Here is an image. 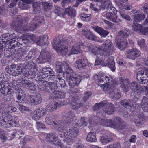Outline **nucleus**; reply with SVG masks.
Listing matches in <instances>:
<instances>
[{
  "label": "nucleus",
  "instance_id": "nucleus-1",
  "mask_svg": "<svg viewBox=\"0 0 148 148\" xmlns=\"http://www.w3.org/2000/svg\"><path fill=\"white\" fill-rule=\"evenodd\" d=\"M72 43V38L69 37L67 39H60L58 38H55L52 43L54 49L57 52L62 56H65L68 52L69 43Z\"/></svg>",
  "mask_w": 148,
  "mask_h": 148
},
{
  "label": "nucleus",
  "instance_id": "nucleus-2",
  "mask_svg": "<svg viewBox=\"0 0 148 148\" xmlns=\"http://www.w3.org/2000/svg\"><path fill=\"white\" fill-rule=\"evenodd\" d=\"M94 78L97 81L99 86L102 87L106 93H110L113 91L114 86L109 84L110 81L112 82L111 77L106 76V75L98 74L95 75Z\"/></svg>",
  "mask_w": 148,
  "mask_h": 148
},
{
  "label": "nucleus",
  "instance_id": "nucleus-3",
  "mask_svg": "<svg viewBox=\"0 0 148 148\" xmlns=\"http://www.w3.org/2000/svg\"><path fill=\"white\" fill-rule=\"evenodd\" d=\"M65 69L64 73V77L69 82V85L71 88H73L78 85L81 80V76L79 75H72L73 71L71 68L68 64H66L64 66Z\"/></svg>",
  "mask_w": 148,
  "mask_h": 148
},
{
  "label": "nucleus",
  "instance_id": "nucleus-4",
  "mask_svg": "<svg viewBox=\"0 0 148 148\" xmlns=\"http://www.w3.org/2000/svg\"><path fill=\"white\" fill-rule=\"evenodd\" d=\"M111 44L110 41L107 40L105 44H102L101 47L98 48L97 50L91 47H89V50L95 55H96L99 51H101L99 52L100 55L108 56L112 54L114 51V47L112 46Z\"/></svg>",
  "mask_w": 148,
  "mask_h": 148
},
{
  "label": "nucleus",
  "instance_id": "nucleus-5",
  "mask_svg": "<svg viewBox=\"0 0 148 148\" xmlns=\"http://www.w3.org/2000/svg\"><path fill=\"white\" fill-rule=\"evenodd\" d=\"M32 26L25 28V26H23L22 28H21L20 25H18L15 28L20 32L23 33L26 31L29 30L33 31L35 30L37 26L40 25L44 24V20L42 16H35L33 20L31 22ZM19 24H18L19 25Z\"/></svg>",
  "mask_w": 148,
  "mask_h": 148
},
{
  "label": "nucleus",
  "instance_id": "nucleus-6",
  "mask_svg": "<svg viewBox=\"0 0 148 148\" xmlns=\"http://www.w3.org/2000/svg\"><path fill=\"white\" fill-rule=\"evenodd\" d=\"M79 130L76 127H71L69 130V133L66 132L64 135L62 136H66L65 141L69 145L71 144L73 141L74 140L77 136L78 134Z\"/></svg>",
  "mask_w": 148,
  "mask_h": 148
},
{
  "label": "nucleus",
  "instance_id": "nucleus-7",
  "mask_svg": "<svg viewBox=\"0 0 148 148\" xmlns=\"http://www.w3.org/2000/svg\"><path fill=\"white\" fill-rule=\"evenodd\" d=\"M69 123L67 122L66 121H63L60 122L57 124L56 123V125H55L54 127L56 128L59 134V136L62 138H65L66 136H62L61 135H64L66 132L67 131L64 130V129L68 126Z\"/></svg>",
  "mask_w": 148,
  "mask_h": 148
},
{
  "label": "nucleus",
  "instance_id": "nucleus-8",
  "mask_svg": "<svg viewBox=\"0 0 148 148\" xmlns=\"http://www.w3.org/2000/svg\"><path fill=\"white\" fill-rule=\"evenodd\" d=\"M21 17L20 16H19L18 18L16 19V21H14L11 23V25L13 27V28L15 29V30L17 32L20 33H22L21 32H20L19 31L16 30L15 28L18 25V24L19 25H20V27H21V28H22L23 26H25V28L28 27H29L32 26V25H31V23L29 24V25H28V26H27V24H25V23H27L28 21V18L27 17H25L22 20V22H21V20L20 19H18V18L20 19Z\"/></svg>",
  "mask_w": 148,
  "mask_h": 148
},
{
  "label": "nucleus",
  "instance_id": "nucleus-9",
  "mask_svg": "<svg viewBox=\"0 0 148 148\" xmlns=\"http://www.w3.org/2000/svg\"><path fill=\"white\" fill-rule=\"evenodd\" d=\"M83 104L81 102L80 98L79 97L75 96L72 97L70 104V107L72 109L76 110L79 109Z\"/></svg>",
  "mask_w": 148,
  "mask_h": 148
},
{
  "label": "nucleus",
  "instance_id": "nucleus-10",
  "mask_svg": "<svg viewBox=\"0 0 148 148\" xmlns=\"http://www.w3.org/2000/svg\"><path fill=\"white\" fill-rule=\"evenodd\" d=\"M51 56L47 50L42 49L39 57L37 59L39 63H43L49 61Z\"/></svg>",
  "mask_w": 148,
  "mask_h": 148
},
{
  "label": "nucleus",
  "instance_id": "nucleus-11",
  "mask_svg": "<svg viewBox=\"0 0 148 148\" xmlns=\"http://www.w3.org/2000/svg\"><path fill=\"white\" fill-rule=\"evenodd\" d=\"M140 54V51L136 49H132L127 51L126 57L130 59L134 60L139 57Z\"/></svg>",
  "mask_w": 148,
  "mask_h": 148
},
{
  "label": "nucleus",
  "instance_id": "nucleus-12",
  "mask_svg": "<svg viewBox=\"0 0 148 148\" xmlns=\"http://www.w3.org/2000/svg\"><path fill=\"white\" fill-rule=\"evenodd\" d=\"M120 84L125 92H128L130 89L131 82L127 79L123 78V77L119 78Z\"/></svg>",
  "mask_w": 148,
  "mask_h": 148
},
{
  "label": "nucleus",
  "instance_id": "nucleus-13",
  "mask_svg": "<svg viewBox=\"0 0 148 148\" xmlns=\"http://www.w3.org/2000/svg\"><path fill=\"white\" fill-rule=\"evenodd\" d=\"M10 87L8 83L0 82V91L3 94H10L12 91V89L10 88Z\"/></svg>",
  "mask_w": 148,
  "mask_h": 148
},
{
  "label": "nucleus",
  "instance_id": "nucleus-14",
  "mask_svg": "<svg viewBox=\"0 0 148 148\" xmlns=\"http://www.w3.org/2000/svg\"><path fill=\"white\" fill-rule=\"evenodd\" d=\"M130 88L132 91L137 93H141L143 92V86H141L136 82H131Z\"/></svg>",
  "mask_w": 148,
  "mask_h": 148
},
{
  "label": "nucleus",
  "instance_id": "nucleus-15",
  "mask_svg": "<svg viewBox=\"0 0 148 148\" xmlns=\"http://www.w3.org/2000/svg\"><path fill=\"white\" fill-rule=\"evenodd\" d=\"M82 44L80 42L75 43L72 46L70 52H69L68 55L70 56L71 54H77L80 53L81 50L80 49V46L82 45Z\"/></svg>",
  "mask_w": 148,
  "mask_h": 148
},
{
  "label": "nucleus",
  "instance_id": "nucleus-16",
  "mask_svg": "<svg viewBox=\"0 0 148 148\" xmlns=\"http://www.w3.org/2000/svg\"><path fill=\"white\" fill-rule=\"evenodd\" d=\"M41 100L40 96L39 94L30 96L28 98L29 102L34 105L39 104L41 102Z\"/></svg>",
  "mask_w": 148,
  "mask_h": 148
},
{
  "label": "nucleus",
  "instance_id": "nucleus-17",
  "mask_svg": "<svg viewBox=\"0 0 148 148\" xmlns=\"http://www.w3.org/2000/svg\"><path fill=\"white\" fill-rule=\"evenodd\" d=\"M88 64V60L86 58L79 59L75 62V66L79 69L84 68Z\"/></svg>",
  "mask_w": 148,
  "mask_h": 148
},
{
  "label": "nucleus",
  "instance_id": "nucleus-18",
  "mask_svg": "<svg viewBox=\"0 0 148 148\" xmlns=\"http://www.w3.org/2000/svg\"><path fill=\"white\" fill-rule=\"evenodd\" d=\"M114 120L117 122V125L116 123L114 129L116 130H122L126 127V124L125 122L119 117H116L114 118Z\"/></svg>",
  "mask_w": 148,
  "mask_h": 148
},
{
  "label": "nucleus",
  "instance_id": "nucleus-19",
  "mask_svg": "<svg viewBox=\"0 0 148 148\" xmlns=\"http://www.w3.org/2000/svg\"><path fill=\"white\" fill-rule=\"evenodd\" d=\"M24 68L26 69H28L32 70L30 71H33L32 74H35L36 72L38 71V68L35 63L32 61H30L27 62L24 66Z\"/></svg>",
  "mask_w": 148,
  "mask_h": 148
},
{
  "label": "nucleus",
  "instance_id": "nucleus-20",
  "mask_svg": "<svg viewBox=\"0 0 148 148\" xmlns=\"http://www.w3.org/2000/svg\"><path fill=\"white\" fill-rule=\"evenodd\" d=\"M121 104L126 108L134 107V103L132 100L125 99L121 100L120 102Z\"/></svg>",
  "mask_w": 148,
  "mask_h": 148
},
{
  "label": "nucleus",
  "instance_id": "nucleus-21",
  "mask_svg": "<svg viewBox=\"0 0 148 148\" xmlns=\"http://www.w3.org/2000/svg\"><path fill=\"white\" fill-rule=\"evenodd\" d=\"M101 123L103 126L115 128L116 123L115 121L112 119H103L101 120Z\"/></svg>",
  "mask_w": 148,
  "mask_h": 148
},
{
  "label": "nucleus",
  "instance_id": "nucleus-22",
  "mask_svg": "<svg viewBox=\"0 0 148 148\" xmlns=\"http://www.w3.org/2000/svg\"><path fill=\"white\" fill-rule=\"evenodd\" d=\"M60 105L57 102H52L49 103L47 106L46 110L48 112H52L57 109Z\"/></svg>",
  "mask_w": 148,
  "mask_h": 148
},
{
  "label": "nucleus",
  "instance_id": "nucleus-23",
  "mask_svg": "<svg viewBox=\"0 0 148 148\" xmlns=\"http://www.w3.org/2000/svg\"><path fill=\"white\" fill-rule=\"evenodd\" d=\"M55 116L53 115H47L45 119V123L49 125H56V123L55 121Z\"/></svg>",
  "mask_w": 148,
  "mask_h": 148
},
{
  "label": "nucleus",
  "instance_id": "nucleus-24",
  "mask_svg": "<svg viewBox=\"0 0 148 148\" xmlns=\"http://www.w3.org/2000/svg\"><path fill=\"white\" fill-rule=\"evenodd\" d=\"M117 47L121 50L125 49L128 45L127 40H118L116 43Z\"/></svg>",
  "mask_w": 148,
  "mask_h": 148
},
{
  "label": "nucleus",
  "instance_id": "nucleus-25",
  "mask_svg": "<svg viewBox=\"0 0 148 148\" xmlns=\"http://www.w3.org/2000/svg\"><path fill=\"white\" fill-rule=\"evenodd\" d=\"M93 29L96 32L98 33L102 37H106L108 34V31L103 29L102 28L98 26L93 27Z\"/></svg>",
  "mask_w": 148,
  "mask_h": 148
},
{
  "label": "nucleus",
  "instance_id": "nucleus-26",
  "mask_svg": "<svg viewBox=\"0 0 148 148\" xmlns=\"http://www.w3.org/2000/svg\"><path fill=\"white\" fill-rule=\"evenodd\" d=\"M107 63H106L107 64V65L109 66L112 71H114L115 70V67L114 58L112 56L109 57L107 60Z\"/></svg>",
  "mask_w": 148,
  "mask_h": 148
},
{
  "label": "nucleus",
  "instance_id": "nucleus-27",
  "mask_svg": "<svg viewBox=\"0 0 148 148\" xmlns=\"http://www.w3.org/2000/svg\"><path fill=\"white\" fill-rule=\"evenodd\" d=\"M106 18L110 21L113 22H116L118 24H119L118 21H116L117 16L114 13L110 12L107 13L106 14Z\"/></svg>",
  "mask_w": 148,
  "mask_h": 148
},
{
  "label": "nucleus",
  "instance_id": "nucleus-28",
  "mask_svg": "<svg viewBox=\"0 0 148 148\" xmlns=\"http://www.w3.org/2000/svg\"><path fill=\"white\" fill-rule=\"evenodd\" d=\"M40 71L41 72V73H42V74H43L45 75L49 73V75L52 76H54L56 75L55 73L50 67H44Z\"/></svg>",
  "mask_w": 148,
  "mask_h": 148
},
{
  "label": "nucleus",
  "instance_id": "nucleus-29",
  "mask_svg": "<svg viewBox=\"0 0 148 148\" xmlns=\"http://www.w3.org/2000/svg\"><path fill=\"white\" fill-rule=\"evenodd\" d=\"M114 105L112 103L110 104L108 106L103 110V112L107 114L111 115L113 114L114 112Z\"/></svg>",
  "mask_w": 148,
  "mask_h": 148
},
{
  "label": "nucleus",
  "instance_id": "nucleus-30",
  "mask_svg": "<svg viewBox=\"0 0 148 148\" xmlns=\"http://www.w3.org/2000/svg\"><path fill=\"white\" fill-rule=\"evenodd\" d=\"M16 93L17 95V99L18 101V103H22V101L21 99L22 100V98L24 97L25 95V92L23 91L21 88H18L16 90Z\"/></svg>",
  "mask_w": 148,
  "mask_h": 148
},
{
  "label": "nucleus",
  "instance_id": "nucleus-31",
  "mask_svg": "<svg viewBox=\"0 0 148 148\" xmlns=\"http://www.w3.org/2000/svg\"><path fill=\"white\" fill-rule=\"evenodd\" d=\"M82 32L83 33V35L88 39L93 40H95V36L89 30H83Z\"/></svg>",
  "mask_w": 148,
  "mask_h": 148
},
{
  "label": "nucleus",
  "instance_id": "nucleus-32",
  "mask_svg": "<svg viewBox=\"0 0 148 148\" xmlns=\"http://www.w3.org/2000/svg\"><path fill=\"white\" fill-rule=\"evenodd\" d=\"M9 36L8 34L3 35L2 37L0 38V43L4 44L9 46L10 41V40L11 39Z\"/></svg>",
  "mask_w": 148,
  "mask_h": 148
},
{
  "label": "nucleus",
  "instance_id": "nucleus-33",
  "mask_svg": "<svg viewBox=\"0 0 148 148\" xmlns=\"http://www.w3.org/2000/svg\"><path fill=\"white\" fill-rule=\"evenodd\" d=\"M137 116L138 119L134 121L135 125L137 126H139L142 124V121H143L145 119L143 116V113L142 112H140L137 114Z\"/></svg>",
  "mask_w": 148,
  "mask_h": 148
},
{
  "label": "nucleus",
  "instance_id": "nucleus-34",
  "mask_svg": "<svg viewBox=\"0 0 148 148\" xmlns=\"http://www.w3.org/2000/svg\"><path fill=\"white\" fill-rule=\"evenodd\" d=\"M48 37L47 36H41L37 41V44L39 46H43L48 43Z\"/></svg>",
  "mask_w": 148,
  "mask_h": 148
},
{
  "label": "nucleus",
  "instance_id": "nucleus-35",
  "mask_svg": "<svg viewBox=\"0 0 148 148\" xmlns=\"http://www.w3.org/2000/svg\"><path fill=\"white\" fill-rule=\"evenodd\" d=\"M112 140V136L108 134H105L102 136L101 141L103 144L108 143Z\"/></svg>",
  "mask_w": 148,
  "mask_h": 148
},
{
  "label": "nucleus",
  "instance_id": "nucleus-36",
  "mask_svg": "<svg viewBox=\"0 0 148 148\" xmlns=\"http://www.w3.org/2000/svg\"><path fill=\"white\" fill-rule=\"evenodd\" d=\"M141 103L143 110L145 112H148V98L145 96H144Z\"/></svg>",
  "mask_w": 148,
  "mask_h": 148
},
{
  "label": "nucleus",
  "instance_id": "nucleus-37",
  "mask_svg": "<svg viewBox=\"0 0 148 148\" xmlns=\"http://www.w3.org/2000/svg\"><path fill=\"white\" fill-rule=\"evenodd\" d=\"M96 135V133L95 132H89L86 137V140L90 142H96L97 140Z\"/></svg>",
  "mask_w": 148,
  "mask_h": 148
},
{
  "label": "nucleus",
  "instance_id": "nucleus-38",
  "mask_svg": "<svg viewBox=\"0 0 148 148\" xmlns=\"http://www.w3.org/2000/svg\"><path fill=\"white\" fill-rule=\"evenodd\" d=\"M108 103L107 100H105L99 103L95 104L94 106L93 110L95 111L101 109L103 107L107 105Z\"/></svg>",
  "mask_w": 148,
  "mask_h": 148
},
{
  "label": "nucleus",
  "instance_id": "nucleus-39",
  "mask_svg": "<svg viewBox=\"0 0 148 148\" xmlns=\"http://www.w3.org/2000/svg\"><path fill=\"white\" fill-rule=\"evenodd\" d=\"M105 2L103 5L104 8H106L109 10H111L112 11H114L116 10L115 8L112 6L111 1L109 0H103Z\"/></svg>",
  "mask_w": 148,
  "mask_h": 148
},
{
  "label": "nucleus",
  "instance_id": "nucleus-40",
  "mask_svg": "<svg viewBox=\"0 0 148 148\" xmlns=\"http://www.w3.org/2000/svg\"><path fill=\"white\" fill-rule=\"evenodd\" d=\"M44 111L42 109L37 110L36 113L33 117V119L35 120H38L39 118L44 114Z\"/></svg>",
  "mask_w": 148,
  "mask_h": 148
},
{
  "label": "nucleus",
  "instance_id": "nucleus-41",
  "mask_svg": "<svg viewBox=\"0 0 148 148\" xmlns=\"http://www.w3.org/2000/svg\"><path fill=\"white\" fill-rule=\"evenodd\" d=\"M32 4H33V11L35 13H36L38 12L39 11L40 9V4L35 0H33L32 2Z\"/></svg>",
  "mask_w": 148,
  "mask_h": 148
},
{
  "label": "nucleus",
  "instance_id": "nucleus-42",
  "mask_svg": "<svg viewBox=\"0 0 148 148\" xmlns=\"http://www.w3.org/2000/svg\"><path fill=\"white\" fill-rule=\"evenodd\" d=\"M42 5L44 11H48L52 9V3L50 1L43 2Z\"/></svg>",
  "mask_w": 148,
  "mask_h": 148
},
{
  "label": "nucleus",
  "instance_id": "nucleus-43",
  "mask_svg": "<svg viewBox=\"0 0 148 148\" xmlns=\"http://www.w3.org/2000/svg\"><path fill=\"white\" fill-rule=\"evenodd\" d=\"M10 44L8 47L11 49H12L17 47L18 43L19 40L17 39V41L16 38L11 39H10Z\"/></svg>",
  "mask_w": 148,
  "mask_h": 148
},
{
  "label": "nucleus",
  "instance_id": "nucleus-44",
  "mask_svg": "<svg viewBox=\"0 0 148 148\" xmlns=\"http://www.w3.org/2000/svg\"><path fill=\"white\" fill-rule=\"evenodd\" d=\"M75 9L70 6L66 9L65 13L71 16H74L75 15Z\"/></svg>",
  "mask_w": 148,
  "mask_h": 148
},
{
  "label": "nucleus",
  "instance_id": "nucleus-45",
  "mask_svg": "<svg viewBox=\"0 0 148 148\" xmlns=\"http://www.w3.org/2000/svg\"><path fill=\"white\" fill-rule=\"evenodd\" d=\"M46 138L49 142H52L56 141L58 138L55 134H49L47 135Z\"/></svg>",
  "mask_w": 148,
  "mask_h": 148
},
{
  "label": "nucleus",
  "instance_id": "nucleus-46",
  "mask_svg": "<svg viewBox=\"0 0 148 148\" xmlns=\"http://www.w3.org/2000/svg\"><path fill=\"white\" fill-rule=\"evenodd\" d=\"M33 0H21L22 2V8L24 9H27L29 8L28 4H31Z\"/></svg>",
  "mask_w": 148,
  "mask_h": 148
},
{
  "label": "nucleus",
  "instance_id": "nucleus-47",
  "mask_svg": "<svg viewBox=\"0 0 148 148\" xmlns=\"http://www.w3.org/2000/svg\"><path fill=\"white\" fill-rule=\"evenodd\" d=\"M116 4L120 8L123 9H125L127 10H128L132 9V7L130 5H125L121 3L120 2L115 1Z\"/></svg>",
  "mask_w": 148,
  "mask_h": 148
},
{
  "label": "nucleus",
  "instance_id": "nucleus-48",
  "mask_svg": "<svg viewBox=\"0 0 148 148\" xmlns=\"http://www.w3.org/2000/svg\"><path fill=\"white\" fill-rule=\"evenodd\" d=\"M57 83L55 84L52 82H50V88L49 90V92L51 94L53 95L54 93H55L56 91L58 89V87L57 86Z\"/></svg>",
  "mask_w": 148,
  "mask_h": 148
},
{
  "label": "nucleus",
  "instance_id": "nucleus-49",
  "mask_svg": "<svg viewBox=\"0 0 148 148\" xmlns=\"http://www.w3.org/2000/svg\"><path fill=\"white\" fill-rule=\"evenodd\" d=\"M133 30L138 32H139L141 33L142 31V26L141 25L137 23H134L132 25Z\"/></svg>",
  "mask_w": 148,
  "mask_h": 148
},
{
  "label": "nucleus",
  "instance_id": "nucleus-50",
  "mask_svg": "<svg viewBox=\"0 0 148 148\" xmlns=\"http://www.w3.org/2000/svg\"><path fill=\"white\" fill-rule=\"evenodd\" d=\"M130 34L129 30H122L120 31L118 34V35L123 38H127L128 36Z\"/></svg>",
  "mask_w": 148,
  "mask_h": 148
},
{
  "label": "nucleus",
  "instance_id": "nucleus-51",
  "mask_svg": "<svg viewBox=\"0 0 148 148\" xmlns=\"http://www.w3.org/2000/svg\"><path fill=\"white\" fill-rule=\"evenodd\" d=\"M53 95L55 98L58 99L63 98L65 97V93L61 91H58L57 90L56 91Z\"/></svg>",
  "mask_w": 148,
  "mask_h": 148
},
{
  "label": "nucleus",
  "instance_id": "nucleus-52",
  "mask_svg": "<svg viewBox=\"0 0 148 148\" xmlns=\"http://www.w3.org/2000/svg\"><path fill=\"white\" fill-rule=\"evenodd\" d=\"M145 16L143 14H138L134 15V20L136 22H139L142 19H144L145 18Z\"/></svg>",
  "mask_w": 148,
  "mask_h": 148
},
{
  "label": "nucleus",
  "instance_id": "nucleus-53",
  "mask_svg": "<svg viewBox=\"0 0 148 148\" xmlns=\"http://www.w3.org/2000/svg\"><path fill=\"white\" fill-rule=\"evenodd\" d=\"M75 114L72 111H69L66 112L64 114V117L67 119L73 120L74 119L75 117Z\"/></svg>",
  "mask_w": 148,
  "mask_h": 148
},
{
  "label": "nucleus",
  "instance_id": "nucleus-54",
  "mask_svg": "<svg viewBox=\"0 0 148 148\" xmlns=\"http://www.w3.org/2000/svg\"><path fill=\"white\" fill-rule=\"evenodd\" d=\"M65 65L60 62H58L56 64V70L57 72H63L62 69Z\"/></svg>",
  "mask_w": 148,
  "mask_h": 148
},
{
  "label": "nucleus",
  "instance_id": "nucleus-55",
  "mask_svg": "<svg viewBox=\"0 0 148 148\" xmlns=\"http://www.w3.org/2000/svg\"><path fill=\"white\" fill-rule=\"evenodd\" d=\"M6 119H7V120L6 121L5 124L6 126V127H5L6 128H8L12 126V122L11 121L10 119V115H6Z\"/></svg>",
  "mask_w": 148,
  "mask_h": 148
},
{
  "label": "nucleus",
  "instance_id": "nucleus-56",
  "mask_svg": "<svg viewBox=\"0 0 148 148\" xmlns=\"http://www.w3.org/2000/svg\"><path fill=\"white\" fill-rule=\"evenodd\" d=\"M91 95L92 93L88 91L85 92L84 93V96L82 99V101L84 102H86L87 99Z\"/></svg>",
  "mask_w": 148,
  "mask_h": 148
},
{
  "label": "nucleus",
  "instance_id": "nucleus-57",
  "mask_svg": "<svg viewBox=\"0 0 148 148\" xmlns=\"http://www.w3.org/2000/svg\"><path fill=\"white\" fill-rule=\"evenodd\" d=\"M80 17L82 20L86 22L89 21L91 18V15L88 16L84 13L81 14Z\"/></svg>",
  "mask_w": 148,
  "mask_h": 148
},
{
  "label": "nucleus",
  "instance_id": "nucleus-58",
  "mask_svg": "<svg viewBox=\"0 0 148 148\" xmlns=\"http://www.w3.org/2000/svg\"><path fill=\"white\" fill-rule=\"evenodd\" d=\"M95 64L96 65H100L104 66H107V64L106 63L104 62L103 61L101 60L98 58H96Z\"/></svg>",
  "mask_w": 148,
  "mask_h": 148
},
{
  "label": "nucleus",
  "instance_id": "nucleus-59",
  "mask_svg": "<svg viewBox=\"0 0 148 148\" xmlns=\"http://www.w3.org/2000/svg\"><path fill=\"white\" fill-rule=\"evenodd\" d=\"M10 119L11 121L12 122V125L13 123L14 125L16 126H18L19 122L18 121V118L16 116H10Z\"/></svg>",
  "mask_w": 148,
  "mask_h": 148
},
{
  "label": "nucleus",
  "instance_id": "nucleus-60",
  "mask_svg": "<svg viewBox=\"0 0 148 148\" xmlns=\"http://www.w3.org/2000/svg\"><path fill=\"white\" fill-rule=\"evenodd\" d=\"M35 51L34 49H32L29 53L27 56H26V59L27 60L32 57H34L35 56Z\"/></svg>",
  "mask_w": 148,
  "mask_h": 148
},
{
  "label": "nucleus",
  "instance_id": "nucleus-61",
  "mask_svg": "<svg viewBox=\"0 0 148 148\" xmlns=\"http://www.w3.org/2000/svg\"><path fill=\"white\" fill-rule=\"evenodd\" d=\"M21 69L22 68L21 66H19V69L15 70V71H14L12 73L11 75L13 76H16L21 74L22 73V71H20Z\"/></svg>",
  "mask_w": 148,
  "mask_h": 148
},
{
  "label": "nucleus",
  "instance_id": "nucleus-62",
  "mask_svg": "<svg viewBox=\"0 0 148 148\" xmlns=\"http://www.w3.org/2000/svg\"><path fill=\"white\" fill-rule=\"evenodd\" d=\"M38 89L40 91H45V84L44 82L42 83V82H39L38 85Z\"/></svg>",
  "mask_w": 148,
  "mask_h": 148
},
{
  "label": "nucleus",
  "instance_id": "nucleus-63",
  "mask_svg": "<svg viewBox=\"0 0 148 148\" xmlns=\"http://www.w3.org/2000/svg\"><path fill=\"white\" fill-rule=\"evenodd\" d=\"M60 9L61 8L60 7H57V8L54 10V12L58 16H62L63 14V12L61 11L62 10Z\"/></svg>",
  "mask_w": 148,
  "mask_h": 148
},
{
  "label": "nucleus",
  "instance_id": "nucleus-64",
  "mask_svg": "<svg viewBox=\"0 0 148 148\" xmlns=\"http://www.w3.org/2000/svg\"><path fill=\"white\" fill-rule=\"evenodd\" d=\"M144 74V73L143 71H139L137 72L136 76L138 81L141 80V78H143V75Z\"/></svg>",
  "mask_w": 148,
  "mask_h": 148
}]
</instances>
